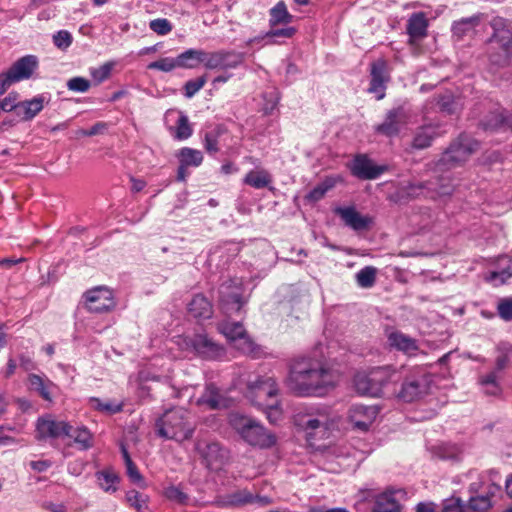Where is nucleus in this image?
<instances>
[{"label": "nucleus", "instance_id": "obj_5", "mask_svg": "<svg viewBox=\"0 0 512 512\" xmlns=\"http://www.w3.org/2000/svg\"><path fill=\"white\" fill-rule=\"evenodd\" d=\"M329 413L325 408L313 409L294 416V424L306 434V440L315 446L318 440L326 439L329 435Z\"/></svg>", "mask_w": 512, "mask_h": 512}, {"label": "nucleus", "instance_id": "obj_17", "mask_svg": "<svg viewBox=\"0 0 512 512\" xmlns=\"http://www.w3.org/2000/svg\"><path fill=\"white\" fill-rule=\"evenodd\" d=\"M219 302L226 313H238L244 305L241 288L233 281L223 282L219 287Z\"/></svg>", "mask_w": 512, "mask_h": 512}, {"label": "nucleus", "instance_id": "obj_20", "mask_svg": "<svg viewBox=\"0 0 512 512\" xmlns=\"http://www.w3.org/2000/svg\"><path fill=\"white\" fill-rule=\"evenodd\" d=\"M186 345L191 347L200 357L215 360L223 356L224 349L207 335L196 334L186 339Z\"/></svg>", "mask_w": 512, "mask_h": 512}, {"label": "nucleus", "instance_id": "obj_58", "mask_svg": "<svg viewBox=\"0 0 512 512\" xmlns=\"http://www.w3.org/2000/svg\"><path fill=\"white\" fill-rule=\"evenodd\" d=\"M111 70H112V65L109 63H105L104 65L100 66L99 68L93 70L91 72V75L96 82L101 83V82L105 81L106 79H108V77L111 74Z\"/></svg>", "mask_w": 512, "mask_h": 512}, {"label": "nucleus", "instance_id": "obj_56", "mask_svg": "<svg viewBox=\"0 0 512 512\" xmlns=\"http://www.w3.org/2000/svg\"><path fill=\"white\" fill-rule=\"evenodd\" d=\"M499 316L505 321L512 320V298H502L497 305Z\"/></svg>", "mask_w": 512, "mask_h": 512}, {"label": "nucleus", "instance_id": "obj_19", "mask_svg": "<svg viewBox=\"0 0 512 512\" xmlns=\"http://www.w3.org/2000/svg\"><path fill=\"white\" fill-rule=\"evenodd\" d=\"M485 131L512 132V111L499 108L488 112L480 122Z\"/></svg>", "mask_w": 512, "mask_h": 512}, {"label": "nucleus", "instance_id": "obj_47", "mask_svg": "<svg viewBox=\"0 0 512 512\" xmlns=\"http://www.w3.org/2000/svg\"><path fill=\"white\" fill-rule=\"evenodd\" d=\"M19 95L17 92H10L5 98L0 100V110L10 112L15 110L18 116L20 112V102H18Z\"/></svg>", "mask_w": 512, "mask_h": 512}, {"label": "nucleus", "instance_id": "obj_29", "mask_svg": "<svg viewBox=\"0 0 512 512\" xmlns=\"http://www.w3.org/2000/svg\"><path fill=\"white\" fill-rule=\"evenodd\" d=\"M388 342L391 347L409 355L415 354L418 350L416 340L401 332H392L388 336Z\"/></svg>", "mask_w": 512, "mask_h": 512}, {"label": "nucleus", "instance_id": "obj_62", "mask_svg": "<svg viewBox=\"0 0 512 512\" xmlns=\"http://www.w3.org/2000/svg\"><path fill=\"white\" fill-rule=\"evenodd\" d=\"M19 365L25 371H31L35 369V363L31 359V357L21 354L19 356Z\"/></svg>", "mask_w": 512, "mask_h": 512}, {"label": "nucleus", "instance_id": "obj_6", "mask_svg": "<svg viewBox=\"0 0 512 512\" xmlns=\"http://www.w3.org/2000/svg\"><path fill=\"white\" fill-rule=\"evenodd\" d=\"M396 372L389 367H377L368 373H357L354 376V387L358 394L370 397H381L384 388L394 381Z\"/></svg>", "mask_w": 512, "mask_h": 512}, {"label": "nucleus", "instance_id": "obj_61", "mask_svg": "<svg viewBox=\"0 0 512 512\" xmlns=\"http://www.w3.org/2000/svg\"><path fill=\"white\" fill-rule=\"evenodd\" d=\"M15 82L11 78L8 72L0 74V96L3 95L6 90Z\"/></svg>", "mask_w": 512, "mask_h": 512}, {"label": "nucleus", "instance_id": "obj_35", "mask_svg": "<svg viewBox=\"0 0 512 512\" xmlns=\"http://www.w3.org/2000/svg\"><path fill=\"white\" fill-rule=\"evenodd\" d=\"M272 175L265 169L251 170L244 179L243 183L255 189H263L272 183Z\"/></svg>", "mask_w": 512, "mask_h": 512}, {"label": "nucleus", "instance_id": "obj_48", "mask_svg": "<svg viewBox=\"0 0 512 512\" xmlns=\"http://www.w3.org/2000/svg\"><path fill=\"white\" fill-rule=\"evenodd\" d=\"M52 40L55 47L65 51L71 46L73 37L69 31L59 30L53 35Z\"/></svg>", "mask_w": 512, "mask_h": 512}, {"label": "nucleus", "instance_id": "obj_53", "mask_svg": "<svg viewBox=\"0 0 512 512\" xmlns=\"http://www.w3.org/2000/svg\"><path fill=\"white\" fill-rule=\"evenodd\" d=\"M149 28L156 34L164 36L172 31L173 26L168 19L157 18L150 21Z\"/></svg>", "mask_w": 512, "mask_h": 512}, {"label": "nucleus", "instance_id": "obj_22", "mask_svg": "<svg viewBox=\"0 0 512 512\" xmlns=\"http://www.w3.org/2000/svg\"><path fill=\"white\" fill-rule=\"evenodd\" d=\"M378 414L374 406L352 405L348 411V420L354 429L366 432Z\"/></svg>", "mask_w": 512, "mask_h": 512}, {"label": "nucleus", "instance_id": "obj_45", "mask_svg": "<svg viewBox=\"0 0 512 512\" xmlns=\"http://www.w3.org/2000/svg\"><path fill=\"white\" fill-rule=\"evenodd\" d=\"M492 507V500L489 495H471L467 504V510L472 512H486Z\"/></svg>", "mask_w": 512, "mask_h": 512}, {"label": "nucleus", "instance_id": "obj_30", "mask_svg": "<svg viewBox=\"0 0 512 512\" xmlns=\"http://www.w3.org/2000/svg\"><path fill=\"white\" fill-rule=\"evenodd\" d=\"M512 277V258L504 255L498 258L497 269L490 272L488 280L497 284H504Z\"/></svg>", "mask_w": 512, "mask_h": 512}, {"label": "nucleus", "instance_id": "obj_16", "mask_svg": "<svg viewBox=\"0 0 512 512\" xmlns=\"http://www.w3.org/2000/svg\"><path fill=\"white\" fill-rule=\"evenodd\" d=\"M370 84L368 92L375 94L377 100L385 97L387 83L390 81L388 63L384 58H379L370 65Z\"/></svg>", "mask_w": 512, "mask_h": 512}, {"label": "nucleus", "instance_id": "obj_14", "mask_svg": "<svg viewBox=\"0 0 512 512\" xmlns=\"http://www.w3.org/2000/svg\"><path fill=\"white\" fill-rule=\"evenodd\" d=\"M409 113L402 105L388 110L381 124L374 127L375 133L385 137H395L400 133L401 127L407 124Z\"/></svg>", "mask_w": 512, "mask_h": 512}, {"label": "nucleus", "instance_id": "obj_40", "mask_svg": "<svg viewBox=\"0 0 512 512\" xmlns=\"http://www.w3.org/2000/svg\"><path fill=\"white\" fill-rule=\"evenodd\" d=\"M293 16L288 12L286 4L283 1L278 2L270 10L269 24L274 27L279 24H289L292 22Z\"/></svg>", "mask_w": 512, "mask_h": 512}, {"label": "nucleus", "instance_id": "obj_8", "mask_svg": "<svg viewBox=\"0 0 512 512\" xmlns=\"http://www.w3.org/2000/svg\"><path fill=\"white\" fill-rule=\"evenodd\" d=\"M479 148V143L467 134H460L449 147L443 152L437 166L440 168H453L461 165L475 153Z\"/></svg>", "mask_w": 512, "mask_h": 512}, {"label": "nucleus", "instance_id": "obj_55", "mask_svg": "<svg viewBox=\"0 0 512 512\" xmlns=\"http://www.w3.org/2000/svg\"><path fill=\"white\" fill-rule=\"evenodd\" d=\"M437 105L439 109L447 114H453L456 111L457 103L452 94H443L439 96Z\"/></svg>", "mask_w": 512, "mask_h": 512}, {"label": "nucleus", "instance_id": "obj_24", "mask_svg": "<svg viewBox=\"0 0 512 512\" xmlns=\"http://www.w3.org/2000/svg\"><path fill=\"white\" fill-rule=\"evenodd\" d=\"M38 67V59L34 55H26L19 58L7 70L13 81L29 79Z\"/></svg>", "mask_w": 512, "mask_h": 512}, {"label": "nucleus", "instance_id": "obj_3", "mask_svg": "<svg viewBox=\"0 0 512 512\" xmlns=\"http://www.w3.org/2000/svg\"><path fill=\"white\" fill-rule=\"evenodd\" d=\"M229 423L240 437L252 446L270 448L276 443L274 434L268 432L260 423L249 417L232 413L229 416Z\"/></svg>", "mask_w": 512, "mask_h": 512}, {"label": "nucleus", "instance_id": "obj_23", "mask_svg": "<svg viewBox=\"0 0 512 512\" xmlns=\"http://www.w3.org/2000/svg\"><path fill=\"white\" fill-rule=\"evenodd\" d=\"M427 188V183L424 182L401 183L394 192L388 195V200L397 205H404L419 198Z\"/></svg>", "mask_w": 512, "mask_h": 512}, {"label": "nucleus", "instance_id": "obj_42", "mask_svg": "<svg viewBox=\"0 0 512 512\" xmlns=\"http://www.w3.org/2000/svg\"><path fill=\"white\" fill-rule=\"evenodd\" d=\"M170 131L173 137L177 140L188 139L193 133L188 116L180 113L178 120L176 121V126L171 127Z\"/></svg>", "mask_w": 512, "mask_h": 512}, {"label": "nucleus", "instance_id": "obj_2", "mask_svg": "<svg viewBox=\"0 0 512 512\" xmlns=\"http://www.w3.org/2000/svg\"><path fill=\"white\" fill-rule=\"evenodd\" d=\"M189 413L183 408H173L156 421L157 435L168 440L183 442L190 439L194 426L188 421Z\"/></svg>", "mask_w": 512, "mask_h": 512}, {"label": "nucleus", "instance_id": "obj_34", "mask_svg": "<svg viewBox=\"0 0 512 512\" xmlns=\"http://www.w3.org/2000/svg\"><path fill=\"white\" fill-rule=\"evenodd\" d=\"M28 380L32 390L36 391L44 400L52 401L51 391L56 387L52 381L37 374H30Z\"/></svg>", "mask_w": 512, "mask_h": 512}, {"label": "nucleus", "instance_id": "obj_27", "mask_svg": "<svg viewBox=\"0 0 512 512\" xmlns=\"http://www.w3.org/2000/svg\"><path fill=\"white\" fill-rule=\"evenodd\" d=\"M482 14H475L470 17L462 18L452 23L451 32L457 40H462L465 36L474 32L475 28L480 24Z\"/></svg>", "mask_w": 512, "mask_h": 512}, {"label": "nucleus", "instance_id": "obj_43", "mask_svg": "<svg viewBox=\"0 0 512 512\" xmlns=\"http://www.w3.org/2000/svg\"><path fill=\"white\" fill-rule=\"evenodd\" d=\"M99 486L105 492H115L117 490L116 484L119 483L118 475L112 470H102L96 473Z\"/></svg>", "mask_w": 512, "mask_h": 512}, {"label": "nucleus", "instance_id": "obj_60", "mask_svg": "<svg viewBox=\"0 0 512 512\" xmlns=\"http://www.w3.org/2000/svg\"><path fill=\"white\" fill-rule=\"evenodd\" d=\"M127 474L132 482L139 483L143 480L142 475L140 474L137 466L134 464V462H130L126 464Z\"/></svg>", "mask_w": 512, "mask_h": 512}, {"label": "nucleus", "instance_id": "obj_50", "mask_svg": "<svg viewBox=\"0 0 512 512\" xmlns=\"http://www.w3.org/2000/svg\"><path fill=\"white\" fill-rule=\"evenodd\" d=\"M178 67L179 66L177 64L176 58H170V57L161 58L157 61L151 62L148 65V69L159 70V71H163V72H171L172 70H174L175 68H178Z\"/></svg>", "mask_w": 512, "mask_h": 512}, {"label": "nucleus", "instance_id": "obj_13", "mask_svg": "<svg viewBox=\"0 0 512 512\" xmlns=\"http://www.w3.org/2000/svg\"><path fill=\"white\" fill-rule=\"evenodd\" d=\"M407 498V492L403 488L387 487L383 492L374 497L372 512H402V500Z\"/></svg>", "mask_w": 512, "mask_h": 512}, {"label": "nucleus", "instance_id": "obj_4", "mask_svg": "<svg viewBox=\"0 0 512 512\" xmlns=\"http://www.w3.org/2000/svg\"><path fill=\"white\" fill-rule=\"evenodd\" d=\"M278 394V384L272 377L262 376L248 385L247 397L266 413L267 419H271L272 411L278 413Z\"/></svg>", "mask_w": 512, "mask_h": 512}, {"label": "nucleus", "instance_id": "obj_11", "mask_svg": "<svg viewBox=\"0 0 512 512\" xmlns=\"http://www.w3.org/2000/svg\"><path fill=\"white\" fill-rule=\"evenodd\" d=\"M202 64L209 70H227L240 66L244 61V54L233 50L204 51Z\"/></svg>", "mask_w": 512, "mask_h": 512}, {"label": "nucleus", "instance_id": "obj_12", "mask_svg": "<svg viewBox=\"0 0 512 512\" xmlns=\"http://www.w3.org/2000/svg\"><path fill=\"white\" fill-rule=\"evenodd\" d=\"M84 298L88 311L92 313L109 312L116 306L113 292L106 286H97L88 290Z\"/></svg>", "mask_w": 512, "mask_h": 512}, {"label": "nucleus", "instance_id": "obj_46", "mask_svg": "<svg viewBox=\"0 0 512 512\" xmlns=\"http://www.w3.org/2000/svg\"><path fill=\"white\" fill-rule=\"evenodd\" d=\"M166 499L169 501L179 504V505H187L189 501V496L179 486L170 485L164 489L163 492Z\"/></svg>", "mask_w": 512, "mask_h": 512}, {"label": "nucleus", "instance_id": "obj_49", "mask_svg": "<svg viewBox=\"0 0 512 512\" xmlns=\"http://www.w3.org/2000/svg\"><path fill=\"white\" fill-rule=\"evenodd\" d=\"M467 510L466 503L456 496L443 500L442 512H465Z\"/></svg>", "mask_w": 512, "mask_h": 512}, {"label": "nucleus", "instance_id": "obj_1", "mask_svg": "<svg viewBox=\"0 0 512 512\" xmlns=\"http://www.w3.org/2000/svg\"><path fill=\"white\" fill-rule=\"evenodd\" d=\"M287 385L298 396H323L335 386V376L317 361L301 357L291 363Z\"/></svg>", "mask_w": 512, "mask_h": 512}, {"label": "nucleus", "instance_id": "obj_10", "mask_svg": "<svg viewBox=\"0 0 512 512\" xmlns=\"http://www.w3.org/2000/svg\"><path fill=\"white\" fill-rule=\"evenodd\" d=\"M219 330L227 340L234 343L236 349L244 354L256 356L258 346L248 336L242 323L225 321L220 324Z\"/></svg>", "mask_w": 512, "mask_h": 512}, {"label": "nucleus", "instance_id": "obj_37", "mask_svg": "<svg viewBox=\"0 0 512 512\" xmlns=\"http://www.w3.org/2000/svg\"><path fill=\"white\" fill-rule=\"evenodd\" d=\"M45 98L42 95L36 96L31 100L20 102V112L23 121L32 120L44 107Z\"/></svg>", "mask_w": 512, "mask_h": 512}, {"label": "nucleus", "instance_id": "obj_59", "mask_svg": "<svg viewBox=\"0 0 512 512\" xmlns=\"http://www.w3.org/2000/svg\"><path fill=\"white\" fill-rule=\"evenodd\" d=\"M296 33V29L294 27H287L281 29H271L266 33L267 37H283V38H291Z\"/></svg>", "mask_w": 512, "mask_h": 512}, {"label": "nucleus", "instance_id": "obj_15", "mask_svg": "<svg viewBox=\"0 0 512 512\" xmlns=\"http://www.w3.org/2000/svg\"><path fill=\"white\" fill-rule=\"evenodd\" d=\"M195 449L209 469L217 470L224 465L228 458V452L218 442L198 440Z\"/></svg>", "mask_w": 512, "mask_h": 512}, {"label": "nucleus", "instance_id": "obj_21", "mask_svg": "<svg viewBox=\"0 0 512 512\" xmlns=\"http://www.w3.org/2000/svg\"><path fill=\"white\" fill-rule=\"evenodd\" d=\"M39 439L66 438L71 430V424L67 421H58L51 417H41L36 425Z\"/></svg>", "mask_w": 512, "mask_h": 512}, {"label": "nucleus", "instance_id": "obj_57", "mask_svg": "<svg viewBox=\"0 0 512 512\" xmlns=\"http://www.w3.org/2000/svg\"><path fill=\"white\" fill-rule=\"evenodd\" d=\"M90 86V81L83 77H74L67 82V88L74 92L84 93L89 90Z\"/></svg>", "mask_w": 512, "mask_h": 512}, {"label": "nucleus", "instance_id": "obj_52", "mask_svg": "<svg viewBox=\"0 0 512 512\" xmlns=\"http://www.w3.org/2000/svg\"><path fill=\"white\" fill-rule=\"evenodd\" d=\"M333 187V183H328L327 181L315 186L309 193L305 196V199L309 202H318L322 198H324L325 194L329 189Z\"/></svg>", "mask_w": 512, "mask_h": 512}, {"label": "nucleus", "instance_id": "obj_54", "mask_svg": "<svg viewBox=\"0 0 512 512\" xmlns=\"http://www.w3.org/2000/svg\"><path fill=\"white\" fill-rule=\"evenodd\" d=\"M255 502V497L247 490L237 491L229 496L227 504L237 506Z\"/></svg>", "mask_w": 512, "mask_h": 512}, {"label": "nucleus", "instance_id": "obj_51", "mask_svg": "<svg viewBox=\"0 0 512 512\" xmlns=\"http://www.w3.org/2000/svg\"><path fill=\"white\" fill-rule=\"evenodd\" d=\"M207 82V76L202 75L198 78L191 79L187 81L184 85V95L187 98L193 97L200 89L203 88L205 83Z\"/></svg>", "mask_w": 512, "mask_h": 512}, {"label": "nucleus", "instance_id": "obj_25", "mask_svg": "<svg viewBox=\"0 0 512 512\" xmlns=\"http://www.w3.org/2000/svg\"><path fill=\"white\" fill-rule=\"evenodd\" d=\"M334 213L341 218L346 226L355 231L367 229L371 222L369 217L362 216L353 206H338L334 209Z\"/></svg>", "mask_w": 512, "mask_h": 512}, {"label": "nucleus", "instance_id": "obj_18", "mask_svg": "<svg viewBox=\"0 0 512 512\" xmlns=\"http://www.w3.org/2000/svg\"><path fill=\"white\" fill-rule=\"evenodd\" d=\"M386 169V166L374 164L366 154H357L350 167L352 175L361 180L377 179Z\"/></svg>", "mask_w": 512, "mask_h": 512}, {"label": "nucleus", "instance_id": "obj_41", "mask_svg": "<svg viewBox=\"0 0 512 512\" xmlns=\"http://www.w3.org/2000/svg\"><path fill=\"white\" fill-rule=\"evenodd\" d=\"M224 399L214 385H208L198 399L199 404L207 405L210 409H218L223 405Z\"/></svg>", "mask_w": 512, "mask_h": 512}, {"label": "nucleus", "instance_id": "obj_26", "mask_svg": "<svg viewBox=\"0 0 512 512\" xmlns=\"http://www.w3.org/2000/svg\"><path fill=\"white\" fill-rule=\"evenodd\" d=\"M188 312L196 319H209L213 315V305L203 294H196L188 303Z\"/></svg>", "mask_w": 512, "mask_h": 512}, {"label": "nucleus", "instance_id": "obj_9", "mask_svg": "<svg viewBox=\"0 0 512 512\" xmlns=\"http://www.w3.org/2000/svg\"><path fill=\"white\" fill-rule=\"evenodd\" d=\"M431 377L424 371H417L405 377L397 394L404 402L420 400L429 393Z\"/></svg>", "mask_w": 512, "mask_h": 512}, {"label": "nucleus", "instance_id": "obj_44", "mask_svg": "<svg viewBox=\"0 0 512 512\" xmlns=\"http://www.w3.org/2000/svg\"><path fill=\"white\" fill-rule=\"evenodd\" d=\"M377 268L373 266H365L359 270L356 275L357 285L361 288H371L376 282Z\"/></svg>", "mask_w": 512, "mask_h": 512}, {"label": "nucleus", "instance_id": "obj_64", "mask_svg": "<svg viewBox=\"0 0 512 512\" xmlns=\"http://www.w3.org/2000/svg\"><path fill=\"white\" fill-rule=\"evenodd\" d=\"M43 507L50 512H67V508L63 503L45 502Z\"/></svg>", "mask_w": 512, "mask_h": 512}, {"label": "nucleus", "instance_id": "obj_38", "mask_svg": "<svg viewBox=\"0 0 512 512\" xmlns=\"http://www.w3.org/2000/svg\"><path fill=\"white\" fill-rule=\"evenodd\" d=\"M202 56L204 50L191 48L179 54L176 60L179 68L193 69L202 63Z\"/></svg>", "mask_w": 512, "mask_h": 512}, {"label": "nucleus", "instance_id": "obj_7", "mask_svg": "<svg viewBox=\"0 0 512 512\" xmlns=\"http://www.w3.org/2000/svg\"><path fill=\"white\" fill-rule=\"evenodd\" d=\"M492 27L494 31L488 39V59L491 65L504 68L512 58V31L506 27H497V22Z\"/></svg>", "mask_w": 512, "mask_h": 512}, {"label": "nucleus", "instance_id": "obj_33", "mask_svg": "<svg viewBox=\"0 0 512 512\" xmlns=\"http://www.w3.org/2000/svg\"><path fill=\"white\" fill-rule=\"evenodd\" d=\"M437 135L436 128L433 126L420 127L414 134L411 146L417 150L426 149L431 146Z\"/></svg>", "mask_w": 512, "mask_h": 512}, {"label": "nucleus", "instance_id": "obj_63", "mask_svg": "<svg viewBox=\"0 0 512 512\" xmlns=\"http://www.w3.org/2000/svg\"><path fill=\"white\" fill-rule=\"evenodd\" d=\"M52 465L49 460H38L30 463L31 468L36 472H45Z\"/></svg>", "mask_w": 512, "mask_h": 512}, {"label": "nucleus", "instance_id": "obj_36", "mask_svg": "<svg viewBox=\"0 0 512 512\" xmlns=\"http://www.w3.org/2000/svg\"><path fill=\"white\" fill-rule=\"evenodd\" d=\"M225 133L226 128L222 125H217L205 132L203 146L208 154L214 155L220 150L219 140Z\"/></svg>", "mask_w": 512, "mask_h": 512}, {"label": "nucleus", "instance_id": "obj_39", "mask_svg": "<svg viewBox=\"0 0 512 512\" xmlns=\"http://www.w3.org/2000/svg\"><path fill=\"white\" fill-rule=\"evenodd\" d=\"M179 163L187 167H198L203 162V154L200 150L190 147H183L177 153Z\"/></svg>", "mask_w": 512, "mask_h": 512}, {"label": "nucleus", "instance_id": "obj_28", "mask_svg": "<svg viewBox=\"0 0 512 512\" xmlns=\"http://www.w3.org/2000/svg\"><path fill=\"white\" fill-rule=\"evenodd\" d=\"M67 438H70L74 445L79 450L87 451L94 445V437L91 431L84 425L74 427L71 425V430Z\"/></svg>", "mask_w": 512, "mask_h": 512}, {"label": "nucleus", "instance_id": "obj_32", "mask_svg": "<svg viewBox=\"0 0 512 512\" xmlns=\"http://www.w3.org/2000/svg\"><path fill=\"white\" fill-rule=\"evenodd\" d=\"M88 405L91 409L105 415H114L123 411L124 403L116 400H102L98 397H90Z\"/></svg>", "mask_w": 512, "mask_h": 512}, {"label": "nucleus", "instance_id": "obj_31", "mask_svg": "<svg viewBox=\"0 0 512 512\" xmlns=\"http://www.w3.org/2000/svg\"><path fill=\"white\" fill-rule=\"evenodd\" d=\"M428 21L423 12L413 13L408 19L407 33L410 38L420 39L427 34Z\"/></svg>", "mask_w": 512, "mask_h": 512}]
</instances>
